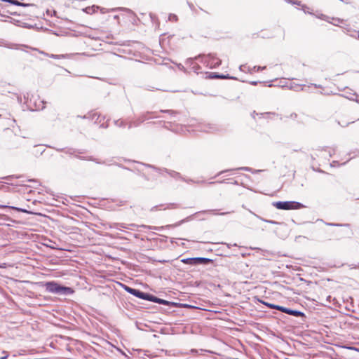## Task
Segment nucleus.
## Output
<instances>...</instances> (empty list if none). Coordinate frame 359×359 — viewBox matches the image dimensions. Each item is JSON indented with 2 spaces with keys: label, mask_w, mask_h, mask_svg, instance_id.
<instances>
[{
  "label": "nucleus",
  "mask_w": 359,
  "mask_h": 359,
  "mask_svg": "<svg viewBox=\"0 0 359 359\" xmlns=\"http://www.w3.org/2000/svg\"><path fill=\"white\" fill-rule=\"evenodd\" d=\"M317 156V157H318V156H319V155H318V154H311V158H312L313 159H315V156Z\"/></svg>",
  "instance_id": "nucleus-55"
},
{
  "label": "nucleus",
  "mask_w": 359,
  "mask_h": 359,
  "mask_svg": "<svg viewBox=\"0 0 359 359\" xmlns=\"http://www.w3.org/2000/svg\"><path fill=\"white\" fill-rule=\"evenodd\" d=\"M55 149L57 151L64 152L69 156H74L81 160L92 161H95L96 163L98 164L102 163L101 161L93 158L92 156H81L80 154H83L85 153L84 150L76 149L74 148H55Z\"/></svg>",
  "instance_id": "nucleus-3"
},
{
  "label": "nucleus",
  "mask_w": 359,
  "mask_h": 359,
  "mask_svg": "<svg viewBox=\"0 0 359 359\" xmlns=\"http://www.w3.org/2000/svg\"><path fill=\"white\" fill-rule=\"evenodd\" d=\"M137 163L141 164L142 165H143V166H144V167H146L147 168L151 169L156 174H158L159 175H163L164 174V172H166L171 177H172V178H174L175 180H180L184 181V182H186L187 183L194 182V181L192 180H186V179H184L181 175V174L180 172H176L175 170H168L167 168H158V167H156V166H155L154 165L148 164V163H144L137 162Z\"/></svg>",
  "instance_id": "nucleus-1"
},
{
  "label": "nucleus",
  "mask_w": 359,
  "mask_h": 359,
  "mask_svg": "<svg viewBox=\"0 0 359 359\" xmlns=\"http://www.w3.org/2000/svg\"><path fill=\"white\" fill-rule=\"evenodd\" d=\"M108 126H109V124H108L107 121L105 122V123H102L100 126V127L102 128H108Z\"/></svg>",
  "instance_id": "nucleus-44"
},
{
  "label": "nucleus",
  "mask_w": 359,
  "mask_h": 359,
  "mask_svg": "<svg viewBox=\"0 0 359 359\" xmlns=\"http://www.w3.org/2000/svg\"><path fill=\"white\" fill-rule=\"evenodd\" d=\"M154 112L147 111L141 114L139 118H140V122H144L145 121L149 118H156V116L154 115Z\"/></svg>",
  "instance_id": "nucleus-17"
},
{
  "label": "nucleus",
  "mask_w": 359,
  "mask_h": 359,
  "mask_svg": "<svg viewBox=\"0 0 359 359\" xmlns=\"http://www.w3.org/2000/svg\"><path fill=\"white\" fill-rule=\"evenodd\" d=\"M140 175L145 180H155L156 179V175H154L152 174L151 172H148V173H144V172H141L140 173Z\"/></svg>",
  "instance_id": "nucleus-21"
},
{
  "label": "nucleus",
  "mask_w": 359,
  "mask_h": 359,
  "mask_svg": "<svg viewBox=\"0 0 359 359\" xmlns=\"http://www.w3.org/2000/svg\"><path fill=\"white\" fill-rule=\"evenodd\" d=\"M48 292L59 295H69L74 293L72 287L61 285L55 281L46 282L44 285Z\"/></svg>",
  "instance_id": "nucleus-2"
},
{
  "label": "nucleus",
  "mask_w": 359,
  "mask_h": 359,
  "mask_svg": "<svg viewBox=\"0 0 359 359\" xmlns=\"http://www.w3.org/2000/svg\"><path fill=\"white\" fill-rule=\"evenodd\" d=\"M255 216H256L257 218H259V219L265 222H267V223H270V224H277L276 222L273 221V220H268V219H263L260 216L256 215V214H254Z\"/></svg>",
  "instance_id": "nucleus-33"
},
{
  "label": "nucleus",
  "mask_w": 359,
  "mask_h": 359,
  "mask_svg": "<svg viewBox=\"0 0 359 359\" xmlns=\"http://www.w3.org/2000/svg\"><path fill=\"white\" fill-rule=\"evenodd\" d=\"M344 348H347V349H349V350H353V351H355L357 352H359V348H356V347H354V346H344Z\"/></svg>",
  "instance_id": "nucleus-42"
},
{
  "label": "nucleus",
  "mask_w": 359,
  "mask_h": 359,
  "mask_svg": "<svg viewBox=\"0 0 359 359\" xmlns=\"http://www.w3.org/2000/svg\"><path fill=\"white\" fill-rule=\"evenodd\" d=\"M225 245H226V246H227L229 248H230V247L231 246V245H230V244H227V243H225Z\"/></svg>",
  "instance_id": "nucleus-61"
},
{
  "label": "nucleus",
  "mask_w": 359,
  "mask_h": 359,
  "mask_svg": "<svg viewBox=\"0 0 359 359\" xmlns=\"http://www.w3.org/2000/svg\"><path fill=\"white\" fill-rule=\"evenodd\" d=\"M180 205L178 203H170L167 204H161L158 205L153 206L151 209V212L158 211V210H165L168 209H177L180 208Z\"/></svg>",
  "instance_id": "nucleus-10"
},
{
  "label": "nucleus",
  "mask_w": 359,
  "mask_h": 359,
  "mask_svg": "<svg viewBox=\"0 0 359 359\" xmlns=\"http://www.w3.org/2000/svg\"><path fill=\"white\" fill-rule=\"evenodd\" d=\"M18 100H20V102L22 101V98L21 97H18Z\"/></svg>",
  "instance_id": "nucleus-63"
},
{
  "label": "nucleus",
  "mask_w": 359,
  "mask_h": 359,
  "mask_svg": "<svg viewBox=\"0 0 359 359\" xmlns=\"http://www.w3.org/2000/svg\"><path fill=\"white\" fill-rule=\"evenodd\" d=\"M290 89H293L294 90H297V91H298L299 90H304V87H302V86H299V85H297L295 86H290Z\"/></svg>",
  "instance_id": "nucleus-38"
},
{
  "label": "nucleus",
  "mask_w": 359,
  "mask_h": 359,
  "mask_svg": "<svg viewBox=\"0 0 359 359\" xmlns=\"http://www.w3.org/2000/svg\"><path fill=\"white\" fill-rule=\"evenodd\" d=\"M29 182H37V180H34V179H29L28 180Z\"/></svg>",
  "instance_id": "nucleus-58"
},
{
  "label": "nucleus",
  "mask_w": 359,
  "mask_h": 359,
  "mask_svg": "<svg viewBox=\"0 0 359 359\" xmlns=\"http://www.w3.org/2000/svg\"><path fill=\"white\" fill-rule=\"evenodd\" d=\"M236 170L249 171V172H251L252 173L259 172L261 171L259 170H252V169L251 168H250V167H241V168H236Z\"/></svg>",
  "instance_id": "nucleus-30"
},
{
  "label": "nucleus",
  "mask_w": 359,
  "mask_h": 359,
  "mask_svg": "<svg viewBox=\"0 0 359 359\" xmlns=\"http://www.w3.org/2000/svg\"><path fill=\"white\" fill-rule=\"evenodd\" d=\"M302 10L305 13L310 15H313L311 9L306 5H302Z\"/></svg>",
  "instance_id": "nucleus-31"
},
{
  "label": "nucleus",
  "mask_w": 359,
  "mask_h": 359,
  "mask_svg": "<svg viewBox=\"0 0 359 359\" xmlns=\"http://www.w3.org/2000/svg\"><path fill=\"white\" fill-rule=\"evenodd\" d=\"M114 124L119 128H125L127 125V123L122 119L114 121Z\"/></svg>",
  "instance_id": "nucleus-28"
},
{
  "label": "nucleus",
  "mask_w": 359,
  "mask_h": 359,
  "mask_svg": "<svg viewBox=\"0 0 359 359\" xmlns=\"http://www.w3.org/2000/svg\"><path fill=\"white\" fill-rule=\"evenodd\" d=\"M212 262V259L205 257H191L182 259V262L189 265L208 264Z\"/></svg>",
  "instance_id": "nucleus-8"
},
{
  "label": "nucleus",
  "mask_w": 359,
  "mask_h": 359,
  "mask_svg": "<svg viewBox=\"0 0 359 359\" xmlns=\"http://www.w3.org/2000/svg\"><path fill=\"white\" fill-rule=\"evenodd\" d=\"M161 111L163 113L169 114L170 115V119H172V117H175L178 114L177 111L173 110H161Z\"/></svg>",
  "instance_id": "nucleus-29"
},
{
  "label": "nucleus",
  "mask_w": 359,
  "mask_h": 359,
  "mask_svg": "<svg viewBox=\"0 0 359 359\" xmlns=\"http://www.w3.org/2000/svg\"><path fill=\"white\" fill-rule=\"evenodd\" d=\"M209 78L210 79H236V77L231 76L229 74L224 75V74H219L217 73H210L209 75Z\"/></svg>",
  "instance_id": "nucleus-15"
},
{
  "label": "nucleus",
  "mask_w": 359,
  "mask_h": 359,
  "mask_svg": "<svg viewBox=\"0 0 359 359\" xmlns=\"http://www.w3.org/2000/svg\"><path fill=\"white\" fill-rule=\"evenodd\" d=\"M0 208H11V209L15 210H17L18 212H27V211L25 209L20 208H17V207H14V206H8V205H0Z\"/></svg>",
  "instance_id": "nucleus-26"
},
{
  "label": "nucleus",
  "mask_w": 359,
  "mask_h": 359,
  "mask_svg": "<svg viewBox=\"0 0 359 359\" xmlns=\"http://www.w3.org/2000/svg\"><path fill=\"white\" fill-rule=\"evenodd\" d=\"M6 264L4 263L2 264H0V268L4 269V268H6Z\"/></svg>",
  "instance_id": "nucleus-53"
},
{
  "label": "nucleus",
  "mask_w": 359,
  "mask_h": 359,
  "mask_svg": "<svg viewBox=\"0 0 359 359\" xmlns=\"http://www.w3.org/2000/svg\"><path fill=\"white\" fill-rule=\"evenodd\" d=\"M1 182V181L0 180V182Z\"/></svg>",
  "instance_id": "nucleus-64"
},
{
  "label": "nucleus",
  "mask_w": 359,
  "mask_h": 359,
  "mask_svg": "<svg viewBox=\"0 0 359 359\" xmlns=\"http://www.w3.org/2000/svg\"><path fill=\"white\" fill-rule=\"evenodd\" d=\"M335 22L333 23L334 25H337V23H339V22H341L343 20L339 19V18H337V19H334Z\"/></svg>",
  "instance_id": "nucleus-46"
},
{
  "label": "nucleus",
  "mask_w": 359,
  "mask_h": 359,
  "mask_svg": "<svg viewBox=\"0 0 359 359\" xmlns=\"http://www.w3.org/2000/svg\"><path fill=\"white\" fill-rule=\"evenodd\" d=\"M156 303H158L159 304H163V305H170V304L174 305L175 304V303H173V302H170L169 301H167L165 299H161L158 297H157Z\"/></svg>",
  "instance_id": "nucleus-27"
},
{
  "label": "nucleus",
  "mask_w": 359,
  "mask_h": 359,
  "mask_svg": "<svg viewBox=\"0 0 359 359\" xmlns=\"http://www.w3.org/2000/svg\"><path fill=\"white\" fill-rule=\"evenodd\" d=\"M231 212H233V211H231V212H220V213H218L217 212V210H203V211H199V212H197L183 219H182L181 221L178 222L175 226H180L181 224H182L183 223H185V222H189L191 220H192L194 218V216L195 215H204V214H207V213H211L212 215H227V214H230Z\"/></svg>",
  "instance_id": "nucleus-7"
},
{
  "label": "nucleus",
  "mask_w": 359,
  "mask_h": 359,
  "mask_svg": "<svg viewBox=\"0 0 359 359\" xmlns=\"http://www.w3.org/2000/svg\"><path fill=\"white\" fill-rule=\"evenodd\" d=\"M33 6V4H25V3H21V5H20L19 6Z\"/></svg>",
  "instance_id": "nucleus-49"
},
{
  "label": "nucleus",
  "mask_w": 359,
  "mask_h": 359,
  "mask_svg": "<svg viewBox=\"0 0 359 359\" xmlns=\"http://www.w3.org/2000/svg\"><path fill=\"white\" fill-rule=\"evenodd\" d=\"M121 285L124 289V290H126L129 294H133V296L137 298L142 299V295L143 294L142 291L135 288L130 287L124 284H121Z\"/></svg>",
  "instance_id": "nucleus-11"
},
{
  "label": "nucleus",
  "mask_w": 359,
  "mask_h": 359,
  "mask_svg": "<svg viewBox=\"0 0 359 359\" xmlns=\"http://www.w3.org/2000/svg\"><path fill=\"white\" fill-rule=\"evenodd\" d=\"M168 19L170 21H177V16L175 14H170Z\"/></svg>",
  "instance_id": "nucleus-39"
},
{
  "label": "nucleus",
  "mask_w": 359,
  "mask_h": 359,
  "mask_svg": "<svg viewBox=\"0 0 359 359\" xmlns=\"http://www.w3.org/2000/svg\"><path fill=\"white\" fill-rule=\"evenodd\" d=\"M274 309L280 311L281 312L285 313H286V311H287V308L286 307H284V306H279V305H276V304L275 306Z\"/></svg>",
  "instance_id": "nucleus-32"
},
{
  "label": "nucleus",
  "mask_w": 359,
  "mask_h": 359,
  "mask_svg": "<svg viewBox=\"0 0 359 359\" xmlns=\"http://www.w3.org/2000/svg\"><path fill=\"white\" fill-rule=\"evenodd\" d=\"M335 153V149H333V151H329V154H328V156L329 157H332V155Z\"/></svg>",
  "instance_id": "nucleus-48"
},
{
  "label": "nucleus",
  "mask_w": 359,
  "mask_h": 359,
  "mask_svg": "<svg viewBox=\"0 0 359 359\" xmlns=\"http://www.w3.org/2000/svg\"><path fill=\"white\" fill-rule=\"evenodd\" d=\"M156 299H157V297H156L151 294L143 292L141 299L147 300V301L156 303Z\"/></svg>",
  "instance_id": "nucleus-18"
},
{
  "label": "nucleus",
  "mask_w": 359,
  "mask_h": 359,
  "mask_svg": "<svg viewBox=\"0 0 359 359\" xmlns=\"http://www.w3.org/2000/svg\"><path fill=\"white\" fill-rule=\"evenodd\" d=\"M99 8H100L99 6L93 5L92 6H88V7L83 8V11L86 13L91 15V14L95 13V12H97Z\"/></svg>",
  "instance_id": "nucleus-19"
},
{
  "label": "nucleus",
  "mask_w": 359,
  "mask_h": 359,
  "mask_svg": "<svg viewBox=\"0 0 359 359\" xmlns=\"http://www.w3.org/2000/svg\"><path fill=\"white\" fill-rule=\"evenodd\" d=\"M230 180H229V179H225L222 181L210 182L209 184H215V183H230V184H233L235 185L239 184V182L237 180H233V181H230Z\"/></svg>",
  "instance_id": "nucleus-24"
},
{
  "label": "nucleus",
  "mask_w": 359,
  "mask_h": 359,
  "mask_svg": "<svg viewBox=\"0 0 359 359\" xmlns=\"http://www.w3.org/2000/svg\"><path fill=\"white\" fill-rule=\"evenodd\" d=\"M120 225L123 228H127L124 224H121Z\"/></svg>",
  "instance_id": "nucleus-60"
},
{
  "label": "nucleus",
  "mask_w": 359,
  "mask_h": 359,
  "mask_svg": "<svg viewBox=\"0 0 359 359\" xmlns=\"http://www.w3.org/2000/svg\"><path fill=\"white\" fill-rule=\"evenodd\" d=\"M352 123H353V121L348 122V123H344V122L341 123L340 121H338V124L340 125L341 127L348 126L349 124H351Z\"/></svg>",
  "instance_id": "nucleus-41"
},
{
  "label": "nucleus",
  "mask_w": 359,
  "mask_h": 359,
  "mask_svg": "<svg viewBox=\"0 0 359 359\" xmlns=\"http://www.w3.org/2000/svg\"><path fill=\"white\" fill-rule=\"evenodd\" d=\"M329 226H349V224H334V223H327Z\"/></svg>",
  "instance_id": "nucleus-37"
},
{
  "label": "nucleus",
  "mask_w": 359,
  "mask_h": 359,
  "mask_svg": "<svg viewBox=\"0 0 359 359\" xmlns=\"http://www.w3.org/2000/svg\"><path fill=\"white\" fill-rule=\"evenodd\" d=\"M311 85L314 86V87L316 88H321V86H320V85L313 84V83H311Z\"/></svg>",
  "instance_id": "nucleus-51"
},
{
  "label": "nucleus",
  "mask_w": 359,
  "mask_h": 359,
  "mask_svg": "<svg viewBox=\"0 0 359 359\" xmlns=\"http://www.w3.org/2000/svg\"><path fill=\"white\" fill-rule=\"evenodd\" d=\"M240 70H243V65H241L240 67H239Z\"/></svg>",
  "instance_id": "nucleus-62"
},
{
  "label": "nucleus",
  "mask_w": 359,
  "mask_h": 359,
  "mask_svg": "<svg viewBox=\"0 0 359 359\" xmlns=\"http://www.w3.org/2000/svg\"><path fill=\"white\" fill-rule=\"evenodd\" d=\"M143 122H140V118L138 117L137 119L130 121L128 123V128L130 129L133 127H138Z\"/></svg>",
  "instance_id": "nucleus-20"
},
{
  "label": "nucleus",
  "mask_w": 359,
  "mask_h": 359,
  "mask_svg": "<svg viewBox=\"0 0 359 359\" xmlns=\"http://www.w3.org/2000/svg\"><path fill=\"white\" fill-rule=\"evenodd\" d=\"M336 163H338V162H337V161H332V163H331V165H332V166H334V165H336Z\"/></svg>",
  "instance_id": "nucleus-57"
},
{
  "label": "nucleus",
  "mask_w": 359,
  "mask_h": 359,
  "mask_svg": "<svg viewBox=\"0 0 359 359\" xmlns=\"http://www.w3.org/2000/svg\"><path fill=\"white\" fill-rule=\"evenodd\" d=\"M98 10H100V13L102 14H104V13H107L109 12L122 11V12H124L126 14H128L129 15V17H133L135 15L134 13L130 9L124 8V7H117V8L108 9V8L100 6V8Z\"/></svg>",
  "instance_id": "nucleus-9"
},
{
  "label": "nucleus",
  "mask_w": 359,
  "mask_h": 359,
  "mask_svg": "<svg viewBox=\"0 0 359 359\" xmlns=\"http://www.w3.org/2000/svg\"><path fill=\"white\" fill-rule=\"evenodd\" d=\"M25 102L24 103L27 105V108L30 110H39L41 108V103L42 102L30 93H26L23 95Z\"/></svg>",
  "instance_id": "nucleus-6"
},
{
  "label": "nucleus",
  "mask_w": 359,
  "mask_h": 359,
  "mask_svg": "<svg viewBox=\"0 0 359 359\" xmlns=\"http://www.w3.org/2000/svg\"><path fill=\"white\" fill-rule=\"evenodd\" d=\"M250 83L253 86H255L258 83V81H252V82H250Z\"/></svg>",
  "instance_id": "nucleus-56"
},
{
  "label": "nucleus",
  "mask_w": 359,
  "mask_h": 359,
  "mask_svg": "<svg viewBox=\"0 0 359 359\" xmlns=\"http://www.w3.org/2000/svg\"><path fill=\"white\" fill-rule=\"evenodd\" d=\"M318 18H320L321 20H326V21H328V17L324 14H320V15H317L316 16Z\"/></svg>",
  "instance_id": "nucleus-40"
},
{
  "label": "nucleus",
  "mask_w": 359,
  "mask_h": 359,
  "mask_svg": "<svg viewBox=\"0 0 359 359\" xmlns=\"http://www.w3.org/2000/svg\"><path fill=\"white\" fill-rule=\"evenodd\" d=\"M200 130L205 133H210L217 130V127L212 123H205L200 126Z\"/></svg>",
  "instance_id": "nucleus-14"
},
{
  "label": "nucleus",
  "mask_w": 359,
  "mask_h": 359,
  "mask_svg": "<svg viewBox=\"0 0 359 359\" xmlns=\"http://www.w3.org/2000/svg\"><path fill=\"white\" fill-rule=\"evenodd\" d=\"M272 205L278 210H298L305 208L302 203L297 201H276Z\"/></svg>",
  "instance_id": "nucleus-5"
},
{
  "label": "nucleus",
  "mask_w": 359,
  "mask_h": 359,
  "mask_svg": "<svg viewBox=\"0 0 359 359\" xmlns=\"http://www.w3.org/2000/svg\"><path fill=\"white\" fill-rule=\"evenodd\" d=\"M186 65H189L191 67V69L196 74L199 73V70L201 69L200 66L194 62V60L193 58H189L186 61Z\"/></svg>",
  "instance_id": "nucleus-12"
},
{
  "label": "nucleus",
  "mask_w": 359,
  "mask_h": 359,
  "mask_svg": "<svg viewBox=\"0 0 359 359\" xmlns=\"http://www.w3.org/2000/svg\"><path fill=\"white\" fill-rule=\"evenodd\" d=\"M346 97L348 100L355 101L356 102L359 103L358 95L355 93H348V95H346Z\"/></svg>",
  "instance_id": "nucleus-25"
},
{
  "label": "nucleus",
  "mask_w": 359,
  "mask_h": 359,
  "mask_svg": "<svg viewBox=\"0 0 359 359\" xmlns=\"http://www.w3.org/2000/svg\"><path fill=\"white\" fill-rule=\"evenodd\" d=\"M83 118H87V119H91V120L95 119V123H100L102 121L100 119V115L98 114L97 112H93V111L88 114L87 115L83 116Z\"/></svg>",
  "instance_id": "nucleus-13"
},
{
  "label": "nucleus",
  "mask_w": 359,
  "mask_h": 359,
  "mask_svg": "<svg viewBox=\"0 0 359 359\" xmlns=\"http://www.w3.org/2000/svg\"><path fill=\"white\" fill-rule=\"evenodd\" d=\"M8 355H6V356H3V357H1L0 359H8Z\"/></svg>",
  "instance_id": "nucleus-59"
},
{
  "label": "nucleus",
  "mask_w": 359,
  "mask_h": 359,
  "mask_svg": "<svg viewBox=\"0 0 359 359\" xmlns=\"http://www.w3.org/2000/svg\"><path fill=\"white\" fill-rule=\"evenodd\" d=\"M232 170H222V171H220L219 172H218L217 174V176L222 175V174H224V173H226L227 172H229V171H231Z\"/></svg>",
  "instance_id": "nucleus-45"
},
{
  "label": "nucleus",
  "mask_w": 359,
  "mask_h": 359,
  "mask_svg": "<svg viewBox=\"0 0 359 359\" xmlns=\"http://www.w3.org/2000/svg\"><path fill=\"white\" fill-rule=\"evenodd\" d=\"M286 2L291 4L292 5H298L301 6V1L297 0H285Z\"/></svg>",
  "instance_id": "nucleus-35"
},
{
  "label": "nucleus",
  "mask_w": 359,
  "mask_h": 359,
  "mask_svg": "<svg viewBox=\"0 0 359 359\" xmlns=\"http://www.w3.org/2000/svg\"><path fill=\"white\" fill-rule=\"evenodd\" d=\"M120 16L118 15H114L113 18L118 22Z\"/></svg>",
  "instance_id": "nucleus-50"
},
{
  "label": "nucleus",
  "mask_w": 359,
  "mask_h": 359,
  "mask_svg": "<svg viewBox=\"0 0 359 359\" xmlns=\"http://www.w3.org/2000/svg\"><path fill=\"white\" fill-rule=\"evenodd\" d=\"M350 267H351V269H356L358 266H357V265H356V264H352V265H350Z\"/></svg>",
  "instance_id": "nucleus-54"
},
{
  "label": "nucleus",
  "mask_w": 359,
  "mask_h": 359,
  "mask_svg": "<svg viewBox=\"0 0 359 359\" xmlns=\"http://www.w3.org/2000/svg\"><path fill=\"white\" fill-rule=\"evenodd\" d=\"M0 46L12 49L14 48L15 44L9 43L3 39H0Z\"/></svg>",
  "instance_id": "nucleus-22"
},
{
  "label": "nucleus",
  "mask_w": 359,
  "mask_h": 359,
  "mask_svg": "<svg viewBox=\"0 0 359 359\" xmlns=\"http://www.w3.org/2000/svg\"><path fill=\"white\" fill-rule=\"evenodd\" d=\"M48 57L53 59H65L68 58L69 55L67 54H62V55H55V54H46Z\"/></svg>",
  "instance_id": "nucleus-23"
},
{
  "label": "nucleus",
  "mask_w": 359,
  "mask_h": 359,
  "mask_svg": "<svg viewBox=\"0 0 359 359\" xmlns=\"http://www.w3.org/2000/svg\"><path fill=\"white\" fill-rule=\"evenodd\" d=\"M290 116H291L292 118H295L297 116V114H292L290 115Z\"/></svg>",
  "instance_id": "nucleus-52"
},
{
  "label": "nucleus",
  "mask_w": 359,
  "mask_h": 359,
  "mask_svg": "<svg viewBox=\"0 0 359 359\" xmlns=\"http://www.w3.org/2000/svg\"><path fill=\"white\" fill-rule=\"evenodd\" d=\"M196 59H200V61L207 67L213 69L219 67L222 61L219 58L217 57L214 54H208L203 55H198Z\"/></svg>",
  "instance_id": "nucleus-4"
},
{
  "label": "nucleus",
  "mask_w": 359,
  "mask_h": 359,
  "mask_svg": "<svg viewBox=\"0 0 359 359\" xmlns=\"http://www.w3.org/2000/svg\"><path fill=\"white\" fill-rule=\"evenodd\" d=\"M14 177L18 178V177H15L14 175H8V176H6V177H3L1 179L6 180H11V179H13Z\"/></svg>",
  "instance_id": "nucleus-43"
},
{
  "label": "nucleus",
  "mask_w": 359,
  "mask_h": 359,
  "mask_svg": "<svg viewBox=\"0 0 359 359\" xmlns=\"http://www.w3.org/2000/svg\"><path fill=\"white\" fill-rule=\"evenodd\" d=\"M260 302L262 304L266 305L267 307H269L270 309H274L275 306H276V304H271V303H269V302H264V301H260Z\"/></svg>",
  "instance_id": "nucleus-34"
},
{
  "label": "nucleus",
  "mask_w": 359,
  "mask_h": 359,
  "mask_svg": "<svg viewBox=\"0 0 359 359\" xmlns=\"http://www.w3.org/2000/svg\"><path fill=\"white\" fill-rule=\"evenodd\" d=\"M6 2L11 3L13 5L20 6L21 5V2L18 1V0H4Z\"/></svg>",
  "instance_id": "nucleus-36"
},
{
  "label": "nucleus",
  "mask_w": 359,
  "mask_h": 359,
  "mask_svg": "<svg viewBox=\"0 0 359 359\" xmlns=\"http://www.w3.org/2000/svg\"><path fill=\"white\" fill-rule=\"evenodd\" d=\"M286 314L295 317H305V314L303 312L289 308H287Z\"/></svg>",
  "instance_id": "nucleus-16"
},
{
  "label": "nucleus",
  "mask_w": 359,
  "mask_h": 359,
  "mask_svg": "<svg viewBox=\"0 0 359 359\" xmlns=\"http://www.w3.org/2000/svg\"><path fill=\"white\" fill-rule=\"evenodd\" d=\"M254 68L255 69L257 68V71H259V70H263V69H266V67L265 66L264 67H260V66L256 67L255 66Z\"/></svg>",
  "instance_id": "nucleus-47"
}]
</instances>
